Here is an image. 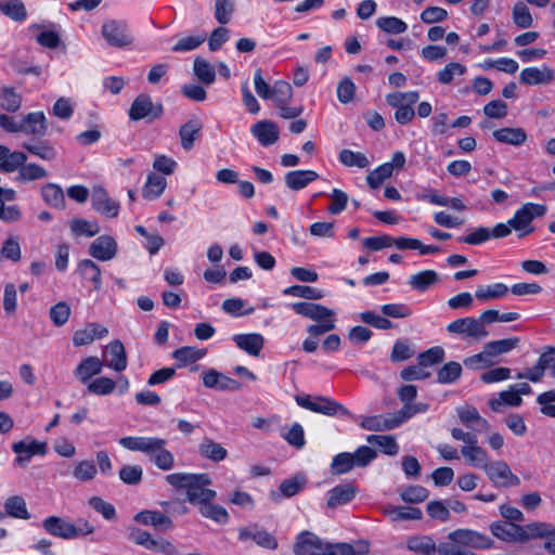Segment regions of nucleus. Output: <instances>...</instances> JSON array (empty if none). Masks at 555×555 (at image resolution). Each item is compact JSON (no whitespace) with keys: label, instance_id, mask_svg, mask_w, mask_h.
Masks as SVG:
<instances>
[{"label":"nucleus","instance_id":"obj_3","mask_svg":"<svg viewBox=\"0 0 555 555\" xmlns=\"http://www.w3.org/2000/svg\"><path fill=\"white\" fill-rule=\"evenodd\" d=\"M27 154L22 151H11L0 144V171L11 173L18 170L16 181L24 183L48 177V171L38 164H26Z\"/></svg>","mask_w":555,"mask_h":555},{"label":"nucleus","instance_id":"obj_58","mask_svg":"<svg viewBox=\"0 0 555 555\" xmlns=\"http://www.w3.org/2000/svg\"><path fill=\"white\" fill-rule=\"evenodd\" d=\"M339 160L347 167L365 168L369 166V159L360 152H353L351 150H341L339 153Z\"/></svg>","mask_w":555,"mask_h":555},{"label":"nucleus","instance_id":"obj_10","mask_svg":"<svg viewBox=\"0 0 555 555\" xmlns=\"http://www.w3.org/2000/svg\"><path fill=\"white\" fill-rule=\"evenodd\" d=\"M101 34L108 46L125 48L132 43L133 39L128 31L125 21L111 20L103 23Z\"/></svg>","mask_w":555,"mask_h":555},{"label":"nucleus","instance_id":"obj_16","mask_svg":"<svg viewBox=\"0 0 555 555\" xmlns=\"http://www.w3.org/2000/svg\"><path fill=\"white\" fill-rule=\"evenodd\" d=\"M47 443L36 440H21L12 446V450L17 454L14 463L17 466L25 467L33 455H44L47 453Z\"/></svg>","mask_w":555,"mask_h":555},{"label":"nucleus","instance_id":"obj_43","mask_svg":"<svg viewBox=\"0 0 555 555\" xmlns=\"http://www.w3.org/2000/svg\"><path fill=\"white\" fill-rule=\"evenodd\" d=\"M384 514H387L392 521L421 520L423 518V512L411 506H389L384 508Z\"/></svg>","mask_w":555,"mask_h":555},{"label":"nucleus","instance_id":"obj_64","mask_svg":"<svg viewBox=\"0 0 555 555\" xmlns=\"http://www.w3.org/2000/svg\"><path fill=\"white\" fill-rule=\"evenodd\" d=\"M429 495V491L422 486H410L401 492V499L406 503L417 504L424 502Z\"/></svg>","mask_w":555,"mask_h":555},{"label":"nucleus","instance_id":"obj_37","mask_svg":"<svg viewBox=\"0 0 555 555\" xmlns=\"http://www.w3.org/2000/svg\"><path fill=\"white\" fill-rule=\"evenodd\" d=\"M22 147L29 154L46 162L54 160L57 155L55 147L48 141H39L36 143L24 142Z\"/></svg>","mask_w":555,"mask_h":555},{"label":"nucleus","instance_id":"obj_51","mask_svg":"<svg viewBox=\"0 0 555 555\" xmlns=\"http://www.w3.org/2000/svg\"><path fill=\"white\" fill-rule=\"evenodd\" d=\"M518 338H504L487 343L485 348L487 353L495 361V358L502 353H506L517 347Z\"/></svg>","mask_w":555,"mask_h":555},{"label":"nucleus","instance_id":"obj_41","mask_svg":"<svg viewBox=\"0 0 555 555\" xmlns=\"http://www.w3.org/2000/svg\"><path fill=\"white\" fill-rule=\"evenodd\" d=\"M22 106V95L15 88L4 86L0 89V108L8 113H15Z\"/></svg>","mask_w":555,"mask_h":555},{"label":"nucleus","instance_id":"obj_40","mask_svg":"<svg viewBox=\"0 0 555 555\" xmlns=\"http://www.w3.org/2000/svg\"><path fill=\"white\" fill-rule=\"evenodd\" d=\"M439 281V275L434 270H424L410 276L409 285L418 292H426Z\"/></svg>","mask_w":555,"mask_h":555},{"label":"nucleus","instance_id":"obj_46","mask_svg":"<svg viewBox=\"0 0 555 555\" xmlns=\"http://www.w3.org/2000/svg\"><path fill=\"white\" fill-rule=\"evenodd\" d=\"M167 185L166 179L156 175H149L146 183L142 190V195L146 199H156L165 191Z\"/></svg>","mask_w":555,"mask_h":555},{"label":"nucleus","instance_id":"obj_13","mask_svg":"<svg viewBox=\"0 0 555 555\" xmlns=\"http://www.w3.org/2000/svg\"><path fill=\"white\" fill-rule=\"evenodd\" d=\"M447 331L452 334H459L474 339H481L488 336L486 326H481V322L470 317L452 321L447 325Z\"/></svg>","mask_w":555,"mask_h":555},{"label":"nucleus","instance_id":"obj_50","mask_svg":"<svg viewBox=\"0 0 555 555\" xmlns=\"http://www.w3.org/2000/svg\"><path fill=\"white\" fill-rule=\"evenodd\" d=\"M70 230L76 236H95L100 232V227L96 221H89L82 218H75L70 222Z\"/></svg>","mask_w":555,"mask_h":555},{"label":"nucleus","instance_id":"obj_48","mask_svg":"<svg viewBox=\"0 0 555 555\" xmlns=\"http://www.w3.org/2000/svg\"><path fill=\"white\" fill-rule=\"evenodd\" d=\"M194 75L204 85H211L216 79L214 66L204 59L196 57L193 65Z\"/></svg>","mask_w":555,"mask_h":555},{"label":"nucleus","instance_id":"obj_33","mask_svg":"<svg viewBox=\"0 0 555 555\" xmlns=\"http://www.w3.org/2000/svg\"><path fill=\"white\" fill-rule=\"evenodd\" d=\"M493 138L500 143L521 145L527 140V133L522 128L505 127L492 132Z\"/></svg>","mask_w":555,"mask_h":555},{"label":"nucleus","instance_id":"obj_11","mask_svg":"<svg viewBox=\"0 0 555 555\" xmlns=\"http://www.w3.org/2000/svg\"><path fill=\"white\" fill-rule=\"evenodd\" d=\"M448 538L454 544L477 550L491 548L494 543L490 537L470 529H456L450 532Z\"/></svg>","mask_w":555,"mask_h":555},{"label":"nucleus","instance_id":"obj_4","mask_svg":"<svg viewBox=\"0 0 555 555\" xmlns=\"http://www.w3.org/2000/svg\"><path fill=\"white\" fill-rule=\"evenodd\" d=\"M491 533L504 542H526L531 539L542 538L548 532V525L532 522L526 526L507 521H496L490 526Z\"/></svg>","mask_w":555,"mask_h":555},{"label":"nucleus","instance_id":"obj_17","mask_svg":"<svg viewBox=\"0 0 555 555\" xmlns=\"http://www.w3.org/2000/svg\"><path fill=\"white\" fill-rule=\"evenodd\" d=\"M325 550L326 543L309 531L301 532L294 545V553L296 555H324Z\"/></svg>","mask_w":555,"mask_h":555},{"label":"nucleus","instance_id":"obj_63","mask_svg":"<svg viewBox=\"0 0 555 555\" xmlns=\"http://www.w3.org/2000/svg\"><path fill=\"white\" fill-rule=\"evenodd\" d=\"M70 315V308L65 301H59L50 308L49 317L54 325H64Z\"/></svg>","mask_w":555,"mask_h":555},{"label":"nucleus","instance_id":"obj_30","mask_svg":"<svg viewBox=\"0 0 555 555\" xmlns=\"http://www.w3.org/2000/svg\"><path fill=\"white\" fill-rule=\"evenodd\" d=\"M319 175L314 170H294L288 171L285 177V185L292 191H300L309 183L315 181Z\"/></svg>","mask_w":555,"mask_h":555},{"label":"nucleus","instance_id":"obj_1","mask_svg":"<svg viewBox=\"0 0 555 555\" xmlns=\"http://www.w3.org/2000/svg\"><path fill=\"white\" fill-rule=\"evenodd\" d=\"M166 481L177 488L186 491L188 501L197 505L203 517L215 520L218 524H225L229 514L224 507L214 504L216 491L209 489L211 479L207 474L173 473L165 477Z\"/></svg>","mask_w":555,"mask_h":555},{"label":"nucleus","instance_id":"obj_14","mask_svg":"<svg viewBox=\"0 0 555 555\" xmlns=\"http://www.w3.org/2000/svg\"><path fill=\"white\" fill-rule=\"evenodd\" d=\"M238 539L241 541L253 540L257 545L268 550H275L278 547L275 537L257 524L241 528L238 530Z\"/></svg>","mask_w":555,"mask_h":555},{"label":"nucleus","instance_id":"obj_54","mask_svg":"<svg viewBox=\"0 0 555 555\" xmlns=\"http://www.w3.org/2000/svg\"><path fill=\"white\" fill-rule=\"evenodd\" d=\"M283 294L286 296H294V297H299V298H305V299H310V300H319V299L323 298L322 291L311 287V286H307V285H293V286L286 287L283 291Z\"/></svg>","mask_w":555,"mask_h":555},{"label":"nucleus","instance_id":"obj_55","mask_svg":"<svg viewBox=\"0 0 555 555\" xmlns=\"http://www.w3.org/2000/svg\"><path fill=\"white\" fill-rule=\"evenodd\" d=\"M467 72L466 67L459 62L448 63L437 74V79L441 85H450L456 76H462Z\"/></svg>","mask_w":555,"mask_h":555},{"label":"nucleus","instance_id":"obj_36","mask_svg":"<svg viewBox=\"0 0 555 555\" xmlns=\"http://www.w3.org/2000/svg\"><path fill=\"white\" fill-rule=\"evenodd\" d=\"M356 494V490L351 485H339L330 490L327 506L331 508L349 503Z\"/></svg>","mask_w":555,"mask_h":555},{"label":"nucleus","instance_id":"obj_5","mask_svg":"<svg viewBox=\"0 0 555 555\" xmlns=\"http://www.w3.org/2000/svg\"><path fill=\"white\" fill-rule=\"evenodd\" d=\"M291 308L295 313L318 322V324H312L307 328V332L312 336H321L335 328V312L325 306L300 301L292 304Z\"/></svg>","mask_w":555,"mask_h":555},{"label":"nucleus","instance_id":"obj_53","mask_svg":"<svg viewBox=\"0 0 555 555\" xmlns=\"http://www.w3.org/2000/svg\"><path fill=\"white\" fill-rule=\"evenodd\" d=\"M0 11L16 22H22L27 16L25 5L21 0H9L5 2H0Z\"/></svg>","mask_w":555,"mask_h":555},{"label":"nucleus","instance_id":"obj_56","mask_svg":"<svg viewBox=\"0 0 555 555\" xmlns=\"http://www.w3.org/2000/svg\"><path fill=\"white\" fill-rule=\"evenodd\" d=\"M462 374V366L459 362L446 363L437 373V382L440 384H452L456 382Z\"/></svg>","mask_w":555,"mask_h":555},{"label":"nucleus","instance_id":"obj_25","mask_svg":"<svg viewBox=\"0 0 555 555\" xmlns=\"http://www.w3.org/2000/svg\"><path fill=\"white\" fill-rule=\"evenodd\" d=\"M43 528L52 535L62 539L77 538L75 525L57 516H50L44 519Z\"/></svg>","mask_w":555,"mask_h":555},{"label":"nucleus","instance_id":"obj_19","mask_svg":"<svg viewBox=\"0 0 555 555\" xmlns=\"http://www.w3.org/2000/svg\"><path fill=\"white\" fill-rule=\"evenodd\" d=\"M88 253L100 261H109L116 257L117 243L111 235H101L90 244Z\"/></svg>","mask_w":555,"mask_h":555},{"label":"nucleus","instance_id":"obj_61","mask_svg":"<svg viewBox=\"0 0 555 555\" xmlns=\"http://www.w3.org/2000/svg\"><path fill=\"white\" fill-rule=\"evenodd\" d=\"M119 478L126 485H138L143 478V469L139 465H124L119 469Z\"/></svg>","mask_w":555,"mask_h":555},{"label":"nucleus","instance_id":"obj_34","mask_svg":"<svg viewBox=\"0 0 555 555\" xmlns=\"http://www.w3.org/2000/svg\"><path fill=\"white\" fill-rule=\"evenodd\" d=\"M198 452L204 459L216 463L223 461L228 455L224 447L209 438L202 440L198 446Z\"/></svg>","mask_w":555,"mask_h":555},{"label":"nucleus","instance_id":"obj_59","mask_svg":"<svg viewBox=\"0 0 555 555\" xmlns=\"http://www.w3.org/2000/svg\"><path fill=\"white\" fill-rule=\"evenodd\" d=\"M513 21L519 28H529L533 24V17L524 2L515 3L513 8Z\"/></svg>","mask_w":555,"mask_h":555},{"label":"nucleus","instance_id":"obj_52","mask_svg":"<svg viewBox=\"0 0 555 555\" xmlns=\"http://www.w3.org/2000/svg\"><path fill=\"white\" fill-rule=\"evenodd\" d=\"M271 94L272 96L270 100L273 101L275 106L288 104V102L293 98V88L287 81L278 80L272 86Z\"/></svg>","mask_w":555,"mask_h":555},{"label":"nucleus","instance_id":"obj_24","mask_svg":"<svg viewBox=\"0 0 555 555\" xmlns=\"http://www.w3.org/2000/svg\"><path fill=\"white\" fill-rule=\"evenodd\" d=\"M250 131L263 146H270L279 140V127L271 120H260L254 124Z\"/></svg>","mask_w":555,"mask_h":555},{"label":"nucleus","instance_id":"obj_7","mask_svg":"<svg viewBox=\"0 0 555 555\" xmlns=\"http://www.w3.org/2000/svg\"><path fill=\"white\" fill-rule=\"evenodd\" d=\"M545 212V205L526 203L515 211L514 217L511 218V224L514 225L516 232H521L518 236L522 237L533 232V227L531 225L533 219L544 216Z\"/></svg>","mask_w":555,"mask_h":555},{"label":"nucleus","instance_id":"obj_57","mask_svg":"<svg viewBox=\"0 0 555 555\" xmlns=\"http://www.w3.org/2000/svg\"><path fill=\"white\" fill-rule=\"evenodd\" d=\"M117 384L109 377H98L92 382L88 383L87 391L98 395V396H106L112 393L116 389Z\"/></svg>","mask_w":555,"mask_h":555},{"label":"nucleus","instance_id":"obj_9","mask_svg":"<svg viewBox=\"0 0 555 555\" xmlns=\"http://www.w3.org/2000/svg\"><path fill=\"white\" fill-rule=\"evenodd\" d=\"M295 400L299 406L315 413H321L327 416L336 414L351 416L348 409L331 398L317 397L315 399H311L309 396H296Z\"/></svg>","mask_w":555,"mask_h":555},{"label":"nucleus","instance_id":"obj_28","mask_svg":"<svg viewBox=\"0 0 555 555\" xmlns=\"http://www.w3.org/2000/svg\"><path fill=\"white\" fill-rule=\"evenodd\" d=\"M104 363L98 357L91 356L81 360L74 371L75 376L83 384L88 383L93 376L99 375L103 370Z\"/></svg>","mask_w":555,"mask_h":555},{"label":"nucleus","instance_id":"obj_6","mask_svg":"<svg viewBox=\"0 0 555 555\" xmlns=\"http://www.w3.org/2000/svg\"><path fill=\"white\" fill-rule=\"evenodd\" d=\"M417 91L393 92L386 95L387 103L396 108L395 119L400 125L409 124L415 116L413 105L418 101Z\"/></svg>","mask_w":555,"mask_h":555},{"label":"nucleus","instance_id":"obj_42","mask_svg":"<svg viewBox=\"0 0 555 555\" xmlns=\"http://www.w3.org/2000/svg\"><path fill=\"white\" fill-rule=\"evenodd\" d=\"M4 509L8 516L27 520L30 514L27 509L26 501L21 495L9 496L4 502Z\"/></svg>","mask_w":555,"mask_h":555},{"label":"nucleus","instance_id":"obj_22","mask_svg":"<svg viewBox=\"0 0 555 555\" xmlns=\"http://www.w3.org/2000/svg\"><path fill=\"white\" fill-rule=\"evenodd\" d=\"M555 78L554 70L548 66L527 67L520 73V82L527 86L547 85Z\"/></svg>","mask_w":555,"mask_h":555},{"label":"nucleus","instance_id":"obj_18","mask_svg":"<svg viewBox=\"0 0 555 555\" xmlns=\"http://www.w3.org/2000/svg\"><path fill=\"white\" fill-rule=\"evenodd\" d=\"M460 422L474 433H487L490 429L489 422L483 418L475 406L464 405L456 409Z\"/></svg>","mask_w":555,"mask_h":555},{"label":"nucleus","instance_id":"obj_49","mask_svg":"<svg viewBox=\"0 0 555 555\" xmlns=\"http://www.w3.org/2000/svg\"><path fill=\"white\" fill-rule=\"evenodd\" d=\"M78 268L85 279L93 283L94 289L100 291L102 287L101 269L90 259H83L79 262Z\"/></svg>","mask_w":555,"mask_h":555},{"label":"nucleus","instance_id":"obj_35","mask_svg":"<svg viewBox=\"0 0 555 555\" xmlns=\"http://www.w3.org/2000/svg\"><path fill=\"white\" fill-rule=\"evenodd\" d=\"M521 403V397L514 391L512 386L507 390L501 391L498 398L489 400V406L494 412H502L505 406H519Z\"/></svg>","mask_w":555,"mask_h":555},{"label":"nucleus","instance_id":"obj_38","mask_svg":"<svg viewBox=\"0 0 555 555\" xmlns=\"http://www.w3.org/2000/svg\"><path fill=\"white\" fill-rule=\"evenodd\" d=\"M409 551L421 555H433L437 550L436 543L429 535H413L406 540Z\"/></svg>","mask_w":555,"mask_h":555},{"label":"nucleus","instance_id":"obj_26","mask_svg":"<svg viewBox=\"0 0 555 555\" xmlns=\"http://www.w3.org/2000/svg\"><path fill=\"white\" fill-rule=\"evenodd\" d=\"M306 485V477L297 474L292 478L281 482L279 491H271L270 496L273 502H280L282 498H292L299 493Z\"/></svg>","mask_w":555,"mask_h":555},{"label":"nucleus","instance_id":"obj_45","mask_svg":"<svg viewBox=\"0 0 555 555\" xmlns=\"http://www.w3.org/2000/svg\"><path fill=\"white\" fill-rule=\"evenodd\" d=\"M508 293V287L504 283H494L486 286H478L475 297L480 301H489L504 297Z\"/></svg>","mask_w":555,"mask_h":555},{"label":"nucleus","instance_id":"obj_62","mask_svg":"<svg viewBox=\"0 0 555 555\" xmlns=\"http://www.w3.org/2000/svg\"><path fill=\"white\" fill-rule=\"evenodd\" d=\"M414 356V350L408 339H399L395 343L390 352L392 362L405 361Z\"/></svg>","mask_w":555,"mask_h":555},{"label":"nucleus","instance_id":"obj_29","mask_svg":"<svg viewBox=\"0 0 555 555\" xmlns=\"http://www.w3.org/2000/svg\"><path fill=\"white\" fill-rule=\"evenodd\" d=\"M461 454L466 464L472 467L483 469L489 462L488 453L478 444V439H476L474 443L463 446L461 448Z\"/></svg>","mask_w":555,"mask_h":555},{"label":"nucleus","instance_id":"obj_21","mask_svg":"<svg viewBox=\"0 0 555 555\" xmlns=\"http://www.w3.org/2000/svg\"><path fill=\"white\" fill-rule=\"evenodd\" d=\"M21 132L34 138H42L47 134V118L42 112H31L21 119Z\"/></svg>","mask_w":555,"mask_h":555},{"label":"nucleus","instance_id":"obj_20","mask_svg":"<svg viewBox=\"0 0 555 555\" xmlns=\"http://www.w3.org/2000/svg\"><path fill=\"white\" fill-rule=\"evenodd\" d=\"M92 207L100 214L115 218L119 212V204L113 201L101 186H94L91 194Z\"/></svg>","mask_w":555,"mask_h":555},{"label":"nucleus","instance_id":"obj_23","mask_svg":"<svg viewBox=\"0 0 555 555\" xmlns=\"http://www.w3.org/2000/svg\"><path fill=\"white\" fill-rule=\"evenodd\" d=\"M203 384L207 388L218 390L236 391L241 389V383L211 369L203 374Z\"/></svg>","mask_w":555,"mask_h":555},{"label":"nucleus","instance_id":"obj_15","mask_svg":"<svg viewBox=\"0 0 555 555\" xmlns=\"http://www.w3.org/2000/svg\"><path fill=\"white\" fill-rule=\"evenodd\" d=\"M103 363L116 372H122L127 369L128 360L124 344L115 339L111 341L103 350Z\"/></svg>","mask_w":555,"mask_h":555},{"label":"nucleus","instance_id":"obj_2","mask_svg":"<svg viewBox=\"0 0 555 555\" xmlns=\"http://www.w3.org/2000/svg\"><path fill=\"white\" fill-rule=\"evenodd\" d=\"M119 444L132 452H142L151 459L154 465L168 472L175 467V456L166 448L167 440L160 437L127 436L119 439Z\"/></svg>","mask_w":555,"mask_h":555},{"label":"nucleus","instance_id":"obj_60","mask_svg":"<svg viewBox=\"0 0 555 555\" xmlns=\"http://www.w3.org/2000/svg\"><path fill=\"white\" fill-rule=\"evenodd\" d=\"M356 464L353 462V457L349 452H343L337 454L331 464V469L334 475H341L348 473Z\"/></svg>","mask_w":555,"mask_h":555},{"label":"nucleus","instance_id":"obj_27","mask_svg":"<svg viewBox=\"0 0 555 555\" xmlns=\"http://www.w3.org/2000/svg\"><path fill=\"white\" fill-rule=\"evenodd\" d=\"M108 330L99 323H88L83 328L73 335V344L77 347L91 344L95 338H103Z\"/></svg>","mask_w":555,"mask_h":555},{"label":"nucleus","instance_id":"obj_31","mask_svg":"<svg viewBox=\"0 0 555 555\" xmlns=\"http://www.w3.org/2000/svg\"><path fill=\"white\" fill-rule=\"evenodd\" d=\"M133 519L143 525H151L162 531L170 530L173 527L172 520L165 514L157 511L140 512Z\"/></svg>","mask_w":555,"mask_h":555},{"label":"nucleus","instance_id":"obj_8","mask_svg":"<svg viewBox=\"0 0 555 555\" xmlns=\"http://www.w3.org/2000/svg\"><path fill=\"white\" fill-rule=\"evenodd\" d=\"M164 113L160 103H154L149 94H139L129 108V118L133 121L146 120L152 122L162 117Z\"/></svg>","mask_w":555,"mask_h":555},{"label":"nucleus","instance_id":"obj_47","mask_svg":"<svg viewBox=\"0 0 555 555\" xmlns=\"http://www.w3.org/2000/svg\"><path fill=\"white\" fill-rule=\"evenodd\" d=\"M205 356V350L196 347L184 346L172 352V358L177 360L178 366H184L189 363L198 361Z\"/></svg>","mask_w":555,"mask_h":555},{"label":"nucleus","instance_id":"obj_39","mask_svg":"<svg viewBox=\"0 0 555 555\" xmlns=\"http://www.w3.org/2000/svg\"><path fill=\"white\" fill-rule=\"evenodd\" d=\"M202 122L198 119H191L185 122L179 131L181 145L185 151L194 146V142L202 130Z\"/></svg>","mask_w":555,"mask_h":555},{"label":"nucleus","instance_id":"obj_44","mask_svg":"<svg viewBox=\"0 0 555 555\" xmlns=\"http://www.w3.org/2000/svg\"><path fill=\"white\" fill-rule=\"evenodd\" d=\"M41 195L43 201L56 208L64 209L65 208V196L62 188L54 183H47L41 188Z\"/></svg>","mask_w":555,"mask_h":555},{"label":"nucleus","instance_id":"obj_32","mask_svg":"<svg viewBox=\"0 0 555 555\" xmlns=\"http://www.w3.org/2000/svg\"><path fill=\"white\" fill-rule=\"evenodd\" d=\"M233 340L240 349L254 357L259 356L264 344L262 335L257 333L238 334L233 337Z\"/></svg>","mask_w":555,"mask_h":555},{"label":"nucleus","instance_id":"obj_12","mask_svg":"<svg viewBox=\"0 0 555 555\" xmlns=\"http://www.w3.org/2000/svg\"><path fill=\"white\" fill-rule=\"evenodd\" d=\"M482 470L495 486L511 487L520 483L518 476L511 470L504 461L488 462Z\"/></svg>","mask_w":555,"mask_h":555}]
</instances>
